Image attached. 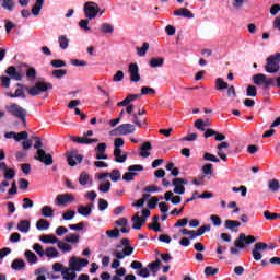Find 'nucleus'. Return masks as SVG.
I'll list each match as a JSON object with an SVG mask.
<instances>
[{"label":"nucleus","mask_w":280,"mask_h":280,"mask_svg":"<svg viewBox=\"0 0 280 280\" xmlns=\"http://www.w3.org/2000/svg\"><path fill=\"white\" fill-rule=\"evenodd\" d=\"M141 95L140 94H129L126 96V98L120 102V103H117V106L118 107H126V113L131 116V121L139 128H142L143 127V124L139 120V117H138V114L135 113V106L133 104H130L132 103L133 101L140 98Z\"/></svg>","instance_id":"1"},{"label":"nucleus","mask_w":280,"mask_h":280,"mask_svg":"<svg viewBox=\"0 0 280 280\" xmlns=\"http://www.w3.org/2000/svg\"><path fill=\"white\" fill-rule=\"evenodd\" d=\"M256 237L254 235H245L244 233H240L238 237L234 241V246L230 247V255L240 256L242 248H245V244L250 245L255 243Z\"/></svg>","instance_id":"2"},{"label":"nucleus","mask_w":280,"mask_h":280,"mask_svg":"<svg viewBox=\"0 0 280 280\" xmlns=\"http://www.w3.org/2000/svg\"><path fill=\"white\" fill-rule=\"evenodd\" d=\"M135 248L130 245L128 238H122L121 244H117L116 248L112 252V255L116 259H126L133 254Z\"/></svg>","instance_id":"3"},{"label":"nucleus","mask_w":280,"mask_h":280,"mask_svg":"<svg viewBox=\"0 0 280 280\" xmlns=\"http://www.w3.org/2000/svg\"><path fill=\"white\" fill-rule=\"evenodd\" d=\"M35 144L34 148L37 149L35 160L44 163L46 166H50L54 164L52 155L50 153H46L43 149V142L39 137H34Z\"/></svg>","instance_id":"4"},{"label":"nucleus","mask_w":280,"mask_h":280,"mask_svg":"<svg viewBox=\"0 0 280 280\" xmlns=\"http://www.w3.org/2000/svg\"><path fill=\"white\" fill-rule=\"evenodd\" d=\"M280 52H276L267 58L265 69L270 74H276L280 69Z\"/></svg>","instance_id":"5"},{"label":"nucleus","mask_w":280,"mask_h":280,"mask_svg":"<svg viewBox=\"0 0 280 280\" xmlns=\"http://www.w3.org/2000/svg\"><path fill=\"white\" fill-rule=\"evenodd\" d=\"M7 112H9L12 116L16 117L18 119L22 120L26 124V109L22 108L19 104L13 103L10 106L5 107Z\"/></svg>","instance_id":"6"},{"label":"nucleus","mask_w":280,"mask_h":280,"mask_svg":"<svg viewBox=\"0 0 280 280\" xmlns=\"http://www.w3.org/2000/svg\"><path fill=\"white\" fill-rule=\"evenodd\" d=\"M49 89H52L51 83H44L43 81H37L34 86L27 88L26 91L32 96H38L39 94L46 92Z\"/></svg>","instance_id":"7"},{"label":"nucleus","mask_w":280,"mask_h":280,"mask_svg":"<svg viewBox=\"0 0 280 280\" xmlns=\"http://www.w3.org/2000/svg\"><path fill=\"white\" fill-rule=\"evenodd\" d=\"M137 131V127L130 122L122 124L118 126L114 131L110 132L112 136H128Z\"/></svg>","instance_id":"8"},{"label":"nucleus","mask_w":280,"mask_h":280,"mask_svg":"<svg viewBox=\"0 0 280 280\" xmlns=\"http://www.w3.org/2000/svg\"><path fill=\"white\" fill-rule=\"evenodd\" d=\"M142 215L140 217V212H137L133 217H132V229L136 230H141V228L143 226V224L145 223L147 219L150 218L151 212L149 209H144L142 211Z\"/></svg>","instance_id":"9"},{"label":"nucleus","mask_w":280,"mask_h":280,"mask_svg":"<svg viewBox=\"0 0 280 280\" xmlns=\"http://www.w3.org/2000/svg\"><path fill=\"white\" fill-rule=\"evenodd\" d=\"M83 12L85 13V18L89 20L96 19L100 13V8L96 2H86L83 5Z\"/></svg>","instance_id":"10"},{"label":"nucleus","mask_w":280,"mask_h":280,"mask_svg":"<svg viewBox=\"0 0 280 280\" xmlns=\"http://www.w3.org/2000/svg\"><path fill=\"white\" fill-rule=\"evenodd\" d=\"M252 81H254L255 85L265 86L266 89L270 88L273 84V80L268 79L267 75L264 73H256L254 77H252Z\"/></svg>","instance_id":"11"},{"label":"nucleus","mask_w":280,"mask_h":280,"mask_svg":"<svg viewBox=\"0 0 280 280\" xmlns=\"http://www.w3.org/2000/svg\"><path fill=\"white\" fill-rule=\"evenodd\" d=\"M89 266V260L84 258L71 257L69 259V267L74 269L75 271H82V268H86Z\"/></svg>","instance_id":"12"},{"label":"nucleus","mask_w":280,"mask_h":280,"mask_svg":"<svg viewBox=\"0 0 280 280\" xmlns=\"http://www.w3.org/2000/svg\"><path fill=\"white\" fill-rule=\"evenodd\" d=\"M128 73H129V80H131V82L138 83L141 80L138 63L136 62L129 63Z\"/></svg>","instance_id":"13"},{"label":"nucleus","mask_w":280,"mask_h":280,"mask_svg":"<svg viewBox=\"0 0 280 280\" xmlns=\"http://www.w3.org/2000/svg\"><path fill=\"white\" fill-rule=\"evenodd\" d=\"M74 196L72 194L66 192V194H59L56 197V202L58 206H66L67 203L74 202Z\"/></svg>","instance_id":"14"},{"label":"nucleus","mask_w":280,"mask_h":280,"mask_svg":"<svg viewBox=\"0 0 280 280\" xmlns=\"http://www.w3.org/2000/svg\"><path fill=\"white\" fill-rule=\"evenodd\" d=\"M267 248V244L266 243H256L254 249H252V256H254V259L256 261H259L262 259V254L261 252H264Z\"/></svg>","instance_id":"15"},{"label":"nucleus","mask_w":280,"mask_h":280,"mask_svg":"<svg viewBox=\"0 0 280 280\" xmlns=\"http://www.w3.org/2000/svg\"><path fill=\"white\" fill-rule=\"evenodd\" d=\"M107 144L105 142L98 143L97 147H95V159L97 160H107L108 155L106 154Z\"/></svg>","instance_id":"16"},{"label":"nucleus","mask_w":280,"mask_h":280,"mask_svg":"<svg viewBox=\"0 0 280 280\" xmlns=\"http://www.w3.org/2000/svg\"><path fill=\"white\" fill-rule=\"evenodd\" d=\"M93 209H94V203H89L88 206L79 205L78 213L83 218H89L93 212Z\"/></svg>","instance_id":"17"},{"label":"nucleus","mask_w":280,"mask_h":280,"mask_svg":"<svg viewBox=\"0 0 280 280\" xmlns=\"http://www.w3.org/2000/svg\"><path fill=\"white\" fill-rule=\"evenodd\" d=\"M83 161V155L78 154L77 152H71L68 156V164L71 167H74L77 164L82 163Z\"/></svg>","instance_id":"18"},{"label":"nucleus","mask_w":280,"mask_h":280,"mask_svg":"<svg viewBox=\"0 0 280 280\" xmlns=\"http://www.w3.org/2000/svg\"><path fill=\"white\" fill-rule=\"evenodd\" d=\"M39 241L46 245H55L60 242L54 234H43L39 236Z\"/></svg>","instance_id":"19"},{"label":"nucleus","mask_w":280,"mask_h":280,"mask_svg":"<svg viewBox=\"0 0 280 280\" xmlns=\"http://www.w3.org/2000/svg\"><path fill=\"white\" fill-rule=\"evenodd\" d=\"M230 148L229 142H221L220 144L217 145V155L222 159L223 162H228V154L223 152V149Z\"/></svg>","instance_id":"20"},{"label":"nucleus","mask_w":280,"mask_h":280,"mask_svg":"<svg viewBox=\"0 0 280 280\" xmlns=\"http://www.w3.org/2000/svg\"><path fill=\"white\" fill-rule=\"evenodd\" d=\"M128 154L122 152L121 149H114V161L116 163H126Z\"/></svg>","instance_id":"21"},{"label":"nucleus","mask_w":280,"mask_h":280,"mask_svg":"<svg viewBox=\"0 0 280 280\" xmlns=\"http://www.w3.org/2000/svg\"><path fill=\"white\" fill-rule=\"evenodd\" d=\"M5 74L15 81H21L22 79L21 72H19L14 66H10L9 68H7Z\"/></svg>","instance_id":"22"},{"label":"nucleus","mask_w":280,"mask_h":280,"mask_svg":"<svg viewBox=\"0 0 280 280\" xmlns=\"http://www.w3.org/2000/svg\"><path fill=\"white\" fill-rule=\"evenodd\" d=\"M45 256L47 259H58L60 258V252L54 246H49L45 249Z\"/></svg>","instance_id":"23"},{"label":"nucleus","mask_w":280,"mask_h":280,"mask_svg":"<svg viewBox=\"0 0 280 280\" xmlns=\"http://www.w3.org/2000/svg\"><path fill=\"white\" fill-rule=\"evenodd\" d=\"M72 141L79 143V144H93V143H97L98 140L97 139H89L88 137H71Z\"/></svg>","instance_id":"24"},{"label":"nucleus","mask_w":280,"mask_h":280,"mask_svg":"<svg viewBox=\"0 0 280 280\" xmlns=\"http://www.w3.org/2000/svg\"><path fill=\"white\" fill-rule=\"evenodd\" d=\"M77 271L74 269H72V267H66L62 271H61V276H63L65 280H74L77 279Z\"/></svg>","instance_id":"25"},{"label":"nucleus","mask_w":280,"mask_h":280,"mask_svg":"<svg viewBox=\"0 0 280 280\" xmlns=\"http://www.w3.org/2000/svg\"><path fill=\"white\" fill-rule=\"evenodd\" d=\"M151 150H152L151 142H144L143 145L140 148V152H139L140 158L149 159L151 155L150 153Z\"/></svg>","instance_id":"26"},{"label":"nucleus","mask_w":280,"mask_h":280,"mask_svg":"<svg viewBox=\"0 0 280 280\" xmlns=\"http://www.w3.org/2000/svg\"><path fill=\"white\" fill-rule=\"evenodd\" d=\"M173 15L180 16V18H184V19H194L195 18V14L191 13V11H189L188 9H185V8L178 9L177 11H174Z\"/></svg>","instance_id":"27"},{"label":"nucleus","mask_w":280,"mask_h":280,"mask_svg":"<svg viewBox=\"0 0 280 280\" xmlns=\"http://www.w3.org/2000/svg\"><path fill=\"white\" fill-rule=\"evenodd\" d=\"M172 186L175 187V189H173V192H175L176 195H184L186 191L185 186L176 178L172 180Z\"/></svg>","instance_id":"28"},{"label":"nucleus","mask_w":280,"mask_h":280,"mask_svg":"<svg viewBox=\"0 0 280 280\" xmlns=\"http://www.w3.org/2000/svg\"><path fill=\"white\" fill-rule=\"evenodd\" d=\"M165 59L163 57H154L151 58L149 61V65L151 68L156 69V68H162L164 66Z\"/></svg>","instance_id":"29"},{"label":"nucleus","mask_w":280,"mask_h":280,"mask_svg":"<svg viewBox=\"0 0 280 280\" xmlns=\"http://www.w3.org/2000/svg\"><path fill=\"white\" fill-rule=\"evenodd\" d=\"M18 231L21 233L27 234L31 229V222L28 220H23L16 225Z\"/></svg>","instance_id":"30"},{"label":"nucleus","mask_w":280,"mask_h":280,"mask_svg":"<svg viewBox=\"0 0 280 280\" xmlns=\"http://www.w3.org/2000/svg\"><path fill=\"white\" fill-rule=\"evenodd\" d=\"M225 229H229L232 232L237 233L238 229L241 226V223L238 221H233V220H226L224 223Z\"/></svg>","instance_id":"31"},{"label":"nucleus","mask_w":280,"mask_h":280,"mask_svg":"<svg viewBox=\"0 0 280 280\" xmlns=\"http://www.w3.org/2000/svg\"><path fill=\"white\" fill-rule=\"evenodd\" d=\"M165 200L171 201L172 205H175V206L180 203V197L174 196V192L172 191L165 192Z\"/></svg>","instance_id":"32"},{"label":"nucleus","mask_w":280,"mask_h":280,"mask_svg":"<svg viewBox=\"0 0 280 280\" xmlns=\"http://www.w3.org/2000/svg\"><path fill=\"white\" fill-rule=\"evenodd\" d=\"M57 248H59L61 253H69V252H72L73 249L72 245L65 241H59L57 243Z\"/></svg>","instance_id":"33"},{"label":"nucleus","mask_w":280,"mask_h":280,"mask_svg":"<svg viewBox=\"0 0 280 280\" xmlns=\"http://www.w3.org/2000/svg\"><path fill=\"white\" fill-rule=\"evenodd\" d=\"M11 268L16 271H21L22 269L26 268V262L24 259H15L11 264Z\"/></svg>","instance_id":"34"},{"label":"nucleus","mask_w":280,"mask_h":280,"mask_svg":"<svg viewBox=\"0 0 280 280\" xmlns=\"http://www.w3.org/2000/svg\"><path fill=\"white\" fill-rule=\"evenodd\" d=\"M25 259L27 260L28 264L35 265L38 262V257L31 250H26L25 254Z\"/></svg>","instance_id":"35"},{"label":"nucleus","mask_w":280,"mask_h":280,"mask_svg":"<svg viewBox=\"0 0 280 280\" xmlns=\"http://www.w3.org/2000/svg\"><path fill=\"white\" fill-rule=\"evenodd\" d=\"M63 241L69 244H78L80 242V235L78 233H69Z\"/></svg>","instance_id":"36"},{"label":"nucleus","mask_w":280,"mask_h":280,"mask_svg":"<svg viewBox=\"0 0 280 280\" xmlns=\"http://www.w3.org/2000/svg\"><path fill=\"white\" fill-rule=\"evenodd\" d=\"M36 229L38 231H45V230H48L50 229V223L48 220H45V219H39L36 223Z\"/></svg>","instance_id":"37"},{"label":"nucleus","mask_w":280,"mask_h":280,"mask_svg":"<svg viewBox=\"0 0 280 280\" xmlns=\"http://www.w3.org/2000/svg\"><path fill=\"white\" fill-rule=\"evenodd\" d=\"M43 5H44V0H36L34 7L32 9V13L34 16H39Z\"/></svg>","instance_id":"38"},{"label":"nucleus","mask_w":280,"mask_h":280,"mask_svg":"<svg viewBox=\"0 0 280 280\" xmlns=\"http://www.w3.org/2000/svg\"><path fill=\"white\" fill-rule=\"evenodd\" d=\"M149 49H150V44L148 42H144L142 47L137 48V55L140 58H143L145 56V54H148Z\"/></svg>","instance_id":"39"},{"label":"nucleus","mask_w":280,"mask_h":280,"mask_svg":"<svg viewBox=\"0 0 280 280\" xmlns=\"http://www.w3.org/2000/svg\"><path fill=\"white\" fill-rule=\"evenodd\" d=\"M55 211L50 206H44L42 208V215L44 218H54Z\"/></svg>","instance_id":"40"},{"label":"nucleus","mask_w":280,"mask_h":280,"mask_svg":"<svg viewBox=\"0 0 280 280\" xmlns=\"http://www.w3.org/2000/svg\"><path fill=\"white\" fill-rule=\"evenodd\" d=\"M58 43H59L60 49L66 50L69 47V39L67 38L66 35H60L58 37Z\"/></svg>","instance_id":"41"},{"label":"nucleus","mask_w":280,"mask_h":280,"mask_svg":"<svg viewBox=\"0 0 280 280\" xmlns=\"http://www.w3.org/2000/svg\"><path fill=\"white\" fill-rule=\"evenodd\" d=\"M34 252L38 255L39 258H44L46 254V249L44 250V247L39 243H35L33 245Z\"/></svg>","instance_id":"42"},{"label":"nucleus","mask_w":280,"mask_h":280,"mask_svg":"<svg viewBox=\"0 0 280 280\" xmlns=\"http://www.w3.org/2000/svg\"><path fill=\"white\" fill-rule=\"evenodd\" d=\"M101 32L103 34H113V32H115V27H113L110 23L105 22L101 26Z\"/></svg>","instance_id":"43"},{"label":"nucleus","mask_w":280,"mask_h":280,"mask_svg":"<svg viewBox=\"0 0 280 280\" xmlns=\"http://www.w3.org/2000/svg\"><path fill=\"white\" fill-rule=\"evenodd\" d=\"M110 187H112V183L109 180H103V182H101L98 190L101 192L107 194V192H109Z\"/></svg>","instance_id":"44"},{"label":"nucleus","mask_w":280,"mask_h":280,"mask_svg":"<svg viewBox=\"0 0 280 280\" xmlns=\"http://www.w3.org/2000/svg\"><path fill=\"white\" fill-rule=\"evenodd\" d=\"M1 7L3 8V9H5L7 11H12V10H14V8H15V2H14V0H3L2 2H1Z\"/></svg>","instance_id":"45"},{"label":"nucleus","mask_w":280,"mask_h":280,"mask_svg":"<svg viewBox=\"0 0 280 280\" xmlns=\"http://www.w3.org/2000/svg\"><path fill=\"white\" fill-rule=\"evenodd\" d=\"M215 89L217 90L229 89V83H226V81H223V79L218 78V79H215Z\"/></svg>","instance_id":"46"},{"label":"nucleus","mask_w":280,"mask_h":280,"mask_svg":"<svg viewBox=\"0 0 280 280\" xmlns=\"http://www.w3.org/2000/svg\"><path fill=\"white\" fill-rule=\"evenodd\" d=\"M90 182V175L85 172L81 173L79 176V184L81 186H86Z\"/></svg>","instance_id":"47"},{"label":"nucleus","mask_w":280,"mask_h":280,"mask_svg":"<svg viewBox=\"0 0 280 280\" xmlns=\"http://www.w3.org/2000/svg\"><path fill=\"white\" fill-rule=\"evenodd\" d=\"M106 236L109 237L110 240H117L120 236L119 230L114 229L105 232Z\"/></svg>","instance_id":"48"},{"label":"nucleus","mask_w":280,"mask_h":280,"mask_svg":"<svg viewBox=\"0 0 280 280\" xmlns=\"http://www.w3.org/2000/svg\"><path fill=\"white\" fill-rule=\"evenodd\" d=\"M268 187L272 192H277L280 189V184L277 179H271L268 183Z\"/></svg>","instance_id":"49"},{"label":"nucleus","mask_w":280,"mask_h":280,"mask_svg":"<svg viewBox=\"0 0 280 280\" xmlns=\"http://www.w3.org/2000/svg\"><path fill=\"white\" fill-rule=\"evenodd\" d=\"M61 218H63L65 221H71L75 218V212L73 210H67L61 214Z\"/></svg>","instance_id":"50"},{"label":"nucleus","mask_w":280,"mask_h":280,"mask_svg":"<svg viewBox=\"0 0 280 280\" xmlns=\"http://www.w3.org/2000/svg\"><path fill=\"white\" fill-rule=\"evenodd\" d=\"M219 268H213L212 266H208L205 268V275L208 277H212L218 275Z\"/></svg>","instance_id":"51"},{"label":"nucleus","mask_w":280,"mask_h":280,"mask_svg":"<svg viewBox=\"0 0 280 280\" xmlns=\"http://www.w3.org/2000/svg\"><path fill=\"white\" fill-rule=\"evenodd\" d=\"M109 178L112 179V182L116 183L121 178V173L119 172V170H114L112 171V173H109Z\"/></svg>","instance_id":"52"},{"label":"nucleus","mask_w":280,"mask_h":280,"mask_svg":"<svg viewBox=\"0 0 280 280\" xmlns=\"http://www.w3.org/2000/svg\"><path fill=\"white\" fill-rule=\"evenodd\" d=\"M50 66H52L55 69L66 68V61L59 59L52 60L50 61Z\"/></svg>","instance_id":"53"},{"label":"nucleus","mask_w":280,"mask_h":280,"mask_svg":"<svg viewBox=\"0 0 280 280\" xmlns=\"http://www.w3.org/2000/svg\"><path fill=\"white\" fill-rule=\"evenodd\" d=\"M28 139V132L27 131H21L19 133H15V141L20 142L22 140Z\"/></svg>","instance_id":"54"},{"label":"nucleus","mask_w":280,"mask_h":280,"mask_svg":"<svg viewBox=\"0 0 280 280\" xmlns=\"http://www.w3.org/2000/svg\"><path fill=\"white\" fill-rule=\"evenodd\" d=\"M203 159L206 161H210V162H213V163H219L220 162V160L215 155H213L212 153H205Z\"/></svg>","instance_id":"55"},{"label":"nucleus","mask_w":280,"mask_h":280,"mask_svg":"<svg viewBox=\"0 0 280 280\" xmlns=\"http://www.w3.org/2000/svg\"><path fill=\"white\" fill-rule=\"evenodd\" d=\"M68 233V229L63 225H60L56 229V235L58 237H62L63 235H66Z\"/></svg>","instance_id":"56"},{"label":"nucleus","mask_w":280,"mask_h":280,"mask_svg":"<svg viewBox=\"0 0 280 280\" xmlns=\"http://www.w3.org/2000/svg\"><path fill=\"white\" fill-rule=\"evenodd\" d=\"M210 220L212 221V224H213L215 228H219V226H221V224H222L221 218H220L219 215H217V214H212V215L210 217Z\"/></svg>","instance_id":"57"},{"label":"nucleus","mask_w":280,"mask_h":280,"mask_svg":"<svg viewBox=\"0 0 280 280\" xmlns=\"http://www.w3.org/2000/svg\"><path fill=\"white\" fill-rule=\"evenodd\" d=\"M246 95H247V97H256V95H257L256 88L254 85H248Z\"/></svg>","instance_id":"58"},{"label":"nucleus","mask_w":280,"mask_h":280,"mask_svg":"<svg viewBox=\"0 0 280 280\" xmlns=\"http://www.w3.org/2000/svg\"><path fill=\"white\" fill-rule=\"evenodd\" d=\"M140 92H141L142 95H154L155 94V90L152 89V88H149V86H143L140 90Z\"/></svg>","instance_id":"59"},{"label":"nucleus","mask_w":280,"mask_h":280,"mask_svg":"<svg viewBox=\"0 0 280 280\" xmlns=\"http://www.w3.org/2000/svg\"><path fill=\"white\" fill-rule=\"evenodd\" d=\"M15 175H16V173H15V171L12 170V168H8V170L4 171V178H5V179L15 178Z\"/></svg>","instance_id":"60"},{"label":"nucleus","mask_w":280,"mask_h":280,"mask_svg":"<svg viewBox=\"0 0 280 280\" xmlns=\"http://www.w3.org/2000/svg\"><path fill=\"white\" fill-rule=\"evenodd\" d=\"M138 176V173H131V172H128L126 174L122 175V179L125 182H132L133 180V177Z\"/></svg>","instance_id":"61"},{"label":"nucleus","mask_w":280,"mask_h":280,"mask_svg":"<svg viewBox=\"0 0 280 280\" xmlns=\"http://www.w3.org/2000/svg\"><path fill=\"white\" fill-rule=\"evenodd\" d=\"M232 7L236 11L241 10L244 7V0H233Z\"/></svg>","instance_id":"62"},{"label":"nucleus","mask_w":280,"mask_h":280,"mask_svg":"<svg viewBox=\"0 0 280 280\" xmlns=\"http://www.w3.org/2000/svg\"><path fill=\"white\" fill-rule=\"evenodd\" d=\"M194 126H195V128L199 129L200 131H206L205 121L201 119H198L197 121H195Z\"/></svg>","instance_id":"63"},{"label":"nucleus","mask_w":280,"mask_h":280,"mask_svg":"<svg viewBox=\"0 0 280 280\" xmlns=\"http://www.w3.org/2000/svg\"><path fill=\"white\" fill-rule=\"evenodd\" d=\"M66 74H67L66 70H55L52 72L54 78H57V79H61V78L66 77Z\"/></svg>","instance_id":"64"}]
</instances>
